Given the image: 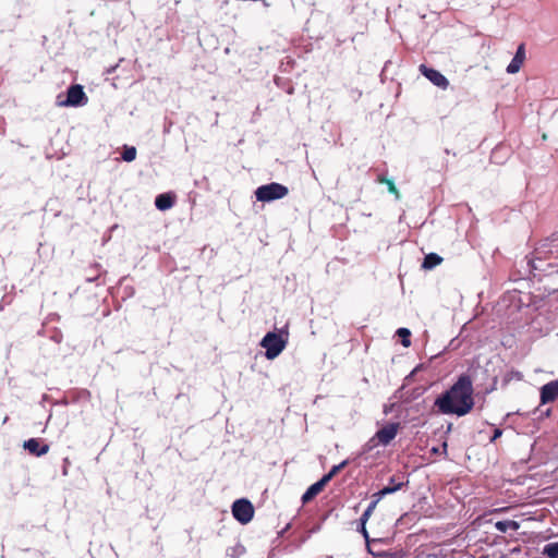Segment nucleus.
<instances>
[{
    "instance_id": "1",
    "label": "nucleus",
    "mask_w": 558,
    "mask_h": 558,
    "mask_svg": "<svg viewBox=\"0 0 558 558\" xmlns=\"http://www.w3.org/2000/svg\"><path fill=\"white\" fill-rule=\"evenodd\" d=\"M435 404L444 414L463 416L474 407L473 384L468 375H461L444 395L436 399Z\"/></svg>"
},
{
    "instance_id": "2",
    "label": "nucleus",
    "mask_w": 558,
    "mask_h": 558,
    "mask_svg": "<svg viewBox=\"0 0 558 558\" xmlns=\"http://www.w3.org/2000/svg\"><path fill=\"white\" fill-rule=\"evenodd\" d=\"M289 193L287 186L280 183H269L256 189L255 196L259 202H272L286 197Z\"/></svg>"
},
{
    "instance_id": "3",
    "label": "nucleus",
    "mask_w": 558,
    "mask_h": 558,
    "mask_svg": "<svg viewBox=\"0 0 558 558\" xmlns=\"http://www.w3.org/2000/svg\"><path fill=\"white\" fill-rule=\"evenodd\" d=\"M87 101L88 97L81 85H72L68 89L66 97L64 99L61 95L57 98V105L59 107H82L85 106Z\"/></svg>"
},
{
    "instance_id": "4",
    "label": "nucleus",
    "mask_w": 558,
    "mask_h": 558,
    "mask_svg": "<svg viewBox=\"0 0 558 558\" xmlns=\"http://www.w3.org/2000/svg\"><path fill=\"white\" fill-rule=\"evenodd\" d=\"M233 517L242 524H247L254 517V507L247 499H238L232 505Z\"/></svg>"
},
{
    "instance_id": "5",
    "label": "nucleus",
    "mask_w": 558,
    "mask_h": 558,
    "mask_svg": "<svg viewBox=\"0 0 558 558\" xmlns=\"http://www.w3.org/2000/svg\"><path fill=\"white\" fill-rule=\"evenodd\" d=\"M409 485V480L404 474H395L389 478V483L387 486H385L383 489L377 492L373 495L374 500H377V504L379 500L389 494H393L403 487H407Z\"/></svg>"
},
{
    "instance_id": "6",
    "label": "nucleus",
    "mask_w": 558,
    "mask_h": 558,
    "mask_svg": "<svg viewBox=\"0 0 558 558\" xmlns=\"http://www.w3.org/2000/svg\"><path fill=\"white\" fill-rule=\"evenodd\" d=\"M289 333L284 329L268 332L260 341L264 349H284L288 344Z\"/></svg>"
},
{
    "instance_id": "7",
    "label": "nucleus",
    "mask_w": 558,
    "mask_h": 558,
    "mask_svg": "<svg viewBox=\"0 0 558 558\" xmlns=\"http://www.w3.org/2000/svg\"><path fill=\"white\" fill-rule=\"evenodd\" d=\"M399 428V423L386 424L383 428L376 432L375 436L371 439V441L377 439L378 444L387 446L396 438Z\"/></svg>"
},
{
    "instance_id": "8",
    "label": "nucleus",
    "mask_w": 558,
    "mask_h": 558,
    "mask_svg": "<svg viewBox=\"0 0 558 558\" xmlns=\"http://www.w3.org/2000/svg\"><path fill=\"white\" fill-rule=\"evenodd\" d=\"M420 72L428 78L434 85L446 89L449 85L448 80L437 70L429 69L426 65H420Z\"/></svg>"
},
{
    "instance_id": "9",
    "label": "nucleus",
    "mask_w": 558,
    "mask_h": 558,
    "mask_svg": "<svg viewBox=\"0 0 558 558\" xmlns=\"http://www.w3.org/2000/svg\"><path fill=\"white\" fill-rule=\"evenodd\" d=\"M558 398V378L551 380L541 388V403L554 402Z\"/></svg>"
},
{
    "instance_id": "10",
    "label": "nucleus",
    "mask_w": 558,
    "mask_h": 558,
    "mask_svg": "<svg viewBox=\"0 0 558 558\" xmlns=\"http://www.w3.org/2000/svg\"><path fill=\"white\" fill-rule=\"evenodd\" d=\"M23 447L35 457H41L49 452V446L47 444L41 445L37 438L25 440Z\"/></svg>"
},
{
    "instance_id": "11",
    "label": "nucleus",
    "mask_w": 558,
    "mask_h": 558,
    "mask_svg": "<svg viewBox=\"0 0 558 558\" xmlns=\"http://www.w3.org/2000/svg\"><path fill=\"white\" fill-rule=\"evenodd\" d=\"M327 484L320 478L318 482L311 485L302 496V502L307 504L320 494Z\"/></svg>"
},
{
    "instance_id": "12",
    "label": "nucleus",
    "mask_w": 558,
    "mask_h": 558,
    "mask_svg": "<svg viewBox=\"0 0 558 558\" xmlns=\"http://www.w3.org/2000/svg\"><path fill=\"white\" fill-rule=\"evenodd\" d=\"M376 506H377V500H373L360 518L361 532L366 541H368V533H367L365 525H366L367 520L371 518L373 511L375 510Z\"/></svg>"
},
{
    "instance_id": "13",
    "label": "nucleus",
    "mask_w": 558,
    "mask_h": 558,
    "mask_svg": "<svg viewBox=\"0 0 558 558\" xmlns=\"http://www.w3.org/2000/svg\"><path fill=\"white\" fill-rule=\"evenodd\" d=\"M523 60H524V51H523L522 47H519L515 56L513 57V59L507 66V72L510 74H514V73L519 72V70L523 63Z\"/></svg>"
},
{
    "instance_id": "14",
    "label": "nucleus",
    "mask_w": 558,
    "mask_h": 558,
    "mask_svg": "<svg viewBox=\"0 0 558 558\" xmlns=\"http://www.w3.org/2000/svg\"><path fill=\"white\" fill-rule=\"evenodd\" d=\"M155 205L160 210H167L173 206V197L169 194H160L156 197Z\"/></svg>"
},
{
    "instance_id": "15",
    "label": "nucleus",
    "mask_w": 558,
    "mask_h": 558,
    "mask_svg": "<svg viewBox=\"0 0 558 558\" xmlns=\"http://www.w3.org/2000/svg\"><path fill=\"white\" fill-rule=\"evenodd\" d=\"M495 527L497 531L506 533L508 530L518 531L520 529V523L514 520L497 521L495 523Z\"/></svg>"
},
{
    "instance_id": "16",
    "label": "nucleus",
    "mask_w": 558,
    "mask_h": 558,
    "mask_svg": "<svg viewBox=\"0 0 558 558\" xmlns=\"http://www.w3.org/2000/svg\"><path fill=\"white\" fill-rule=\"evenodd\" d=\"M441 262H442V258L440 256H438L435 253H430L425 256L424 262H423V268L432 269L435 266L439 265Z\"/></svg>"
},
{
    "instance_id": "17",
    "label": "nucleus",
    "mask_w": 558,
    "mask_h": 558,
    "mask_svg": "<svg viewBox=\"0 0 558 558\" xmlns=\"http://www.w3.org/2000/svg\"><path fill=\"white\" fill-rule=\"evenodd\" d=\"M347 465V461H342L341 463L333 465L330 471L325 474L322 478L328 484L344 466Z\"/></svg>"
},
{
    "instance_id": "18",
    "label": "nucleus",
    "mask_w": 558,
    "mask_h": 558,
    "mask_svg": "<svg viewBox=\"0 0 558 558\" xmlns=\"http://www.w3.org/2000/svg\"><path fill=\"white\" fill-rule=\"evenodd\" d=\"M543 554L549 558H558V542L545 545Z\"/></svg>"
},
{
    "instance_id": "19",
    "label": "nucleus",
    "mask_w": 558,
    "mask_h": 558,
    "mask_svg": "<svg viewBox=\"0 0 558 558\" xmlns=\"http://www.w3.org/2000/svg\"><path fill=\"white\" fill-rule=\"evenodd\" d=\"M397 335L401 338V344L405 348L411 345L410 336L411 332L407 328H400L397 331Z\"/></svg>"
},
{
    "instance_id": "20",
    "label": "nucleus",
    "mask_w": 558,
    "mask_h": 558,
    "mask_svg": "<svg viewBox=\"0 0 558 558\" xmlns=\"http://www.w3.org/2000/svg\"><path fill=\"white\" fill-rule=\"evenodd\" d=\"M122 158L126 162H131L136 158V148L135 147H125L122 154Z\"/></svg>"
},
{
    "instance_id": "21",
    "label": "nucleus",
    "mask_w": 558,
    "mask_h": 558,
    "mask_svg": "<svg viewBox=\"0 0 558 558\" xmlns=\"http://www.w3.org/2000/svg\"><path fill=\"white\" fill-rule=\"evenodd\" d=\"M384 182L387 184L389 192L395 194L396 197L399 198L400 194H399V191L397 190L395 183L391 180H385Z\"/></svg>"
},
{
    "instance_id": "22",
    "label": "nucleus",
    "mask_w": 558,
    "mask_h": 558,
    "mask_svg": "<svg viewBox=\"0 0 558 558\" xmlns=\"http://www.w3.org/2000/svg\"><path fill=\"white\" fill-rule=\"evenodd\" d=\"M280 353H281V351H265L264 356H265L267 360H274V359H276Z\"/></svg>"
},
{
    "instance_id": "23",
    "label": "nucleus",
    "mask_w": 558,
    "mask_h": 558,
    "mask_svg": "<svg viewBox=\"0 0 558 558\" xmlns=\"http://www.w3.org/2000/svg\"><path fill=\"white\" fill-rule=\"evenodd\" d=\"M501 434H502V430H501V429H499V428H496V429L494 430V435H493V437L490 438V441H495L498 437H500V436H501Z\"/></svg>"
}]
</instances>
